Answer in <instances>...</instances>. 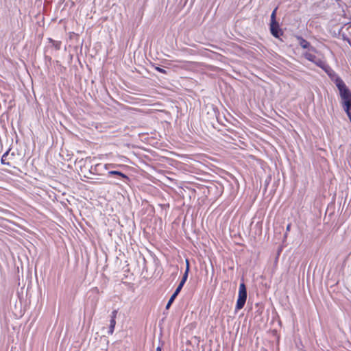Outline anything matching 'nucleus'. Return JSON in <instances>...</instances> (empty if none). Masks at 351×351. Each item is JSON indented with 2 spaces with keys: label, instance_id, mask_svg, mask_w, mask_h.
Wrapping results in <instances>:
<instances>
[{
  "label": "nucleus",
  "instance_id": "f257e3e1",
  "mask_svg": "<svg viewBox=\"0 0 351 351\" xmlns=\"http://www.w3.org/2000/svg\"><path fill=\"white\" fill-rule=\"evenodd\" d=\"M247 300V290L244 283H241L239 289V295L235 306V310L239 311L243 308Z\"/></svg>",
  "mask_w": 351,
  "mask_h": 351
},
{
  "label": "nucleus",
  "instance_id": "f03ea898",
  "mask_svg": "<svg viewBox=\"0 0 351 351\" xmlns=\"http://www.w3.org/2000/svg\"><path fill=\"white\" fill-rule=\"evenodd\" d=\"M304 56L306 60L313 62L317 66L322 69L324 71H327L326 69H328V65L322 59L317 58L314 54L308 51L304 53Z\"/></svg>",
  "mask_w": 351,
  "mask_h": 351
},
{
  "label": "nucleus",
  "instance_id": "7ed1b4c3",
  "mask_svg": "<svg viewBox=\"0 0 351 351\" xmlns=\"http://www.w3.org/2000/svg\"><path fill=\"white\" fill-rule=\"evenodd\" d=\"M270 31L271 34L275 38H279L282 34V30L280 28L278 23H270Z\"/></svg>",
  "mask_w": 351,
  "mask_h": 351
},
{
  "label": "nucleus",
  "instance_id": "20e7f679",
  "mask_svg": "<svg viewBox=\"0 0 351 351\" xmlns=\"http://www.w3.org/2000/svg\"><path fill=\"white\" fill-rule=\"evenodd\" d=\"M189 269H190L189 261L188 259H186V269H185L184 274L182 276V278L181 281L180 282L182 283L183 285H184V283L186 282V281L188 278Z\"/></svg>",
  "mask_w": 351,
  "mask_h": 351
},
{
  "label": "nucleus",
  "instance_id": "39448f33",
  "mask_svg": "<svg viewBox=\"0 0 351 351\" xmlns=\"http://www.w3.org/2000/svg\"><path fill=\"white\" fill-rule=\"evenodd\" d=\"M297 39L299 42L300 45L303 49H308L311 47V44L309 42H308L306 40L303 38L302 36H297Z\"/></svg>",
  "mask_w": 351,
  "mask_h": 351
},
{
  "label": "nucleus",
  "instance_id": "423d86ee",
  "mask_svg": "<svg viewBox=\"0 0 351 351\" xmlns=\"http://www.w3.org/2000/svg\"><path fill=\"white\" fill-rule=\"evenodd\" d=\"M1 161L3 165H5L9 167L12 166L11 162H10L9 150L3 154V155L1 157Z\"/></svg>",
  "mask_w": 351,
  "mask_h": 351
},
{
  "label": "nucleus",
  "instance_id": "0eeeda50",
  "mask_svg": "<svg viewBox=\"0 0 351 351\" xmlns=\"http://www.w3.org/2000/svg\"><path fill=\"white\" fill-rule=\"evenodd\" d=\"M116 325V319L111 318L110 320V326L108 334L112 335Z\"/></svg>",
  "mask_w": 351,
  "mask_h": 351
},
{
  "label": "nucleus",
  "instance_id": "6e6552de",
  "mask_svg": "<svg viewBox=\"0 0 351 351\" xmlns=\"http://www.w3.org/2000/svg\"><path fill=\"white\" fill-rule=\"evenodd\" d=\"M108 174L109 175H114V176H119L120 177H121L122 178H124V179H126V180H129V178L125 175L124 173L120 172V171H110L108 172Z\"/></svg>",
  "mask_w": 351,
  "mask_h": 351
},
{
  "label": "nucleus",
  "instance_id": "1a4fd4ad",
  "mask_svg": "<svg viewBox=\"0 0 351 351\" xmlns=\"http://www.w3.org/2000/svg\"><path fill=\"white\" fill-rule=\"evenodd\" d=\"M49 41L50 43L52 44V45L56 49H60V45H61V42L60 41H56V40H54L51 38H49Z\"/></svg>",
  "mask_w": 351,
  "mask_h": 351
},
{
  "label": "nucleus",
  "instance_id": "9d476101",
  "mask_svg": "<svg viewBox=\"0 0 351 351\" xmlns=\"http://www.w3.org/2000/svg\"><path fill=\"white\" fill-rule=\"evenodd\" d=\"M277 8H276L271 14V23H277L276 20Z\"/></svg>",
  "mask_w": 351,
  "mask_h": 351
},
{
  "label": "nucleus",
  "instance_id": "9b49d317",
  "mask_svg": "<svg viewBox=\"0 0 351 351\" xmlns=\"http://www.w3.org/2000/svg\"><path fill=\"white\" fill-rule=\"evenodd\" d=\"M184 285L181 282L179 283L178 287L176 288V291H174V293L178 295L180 291L182 290Z\"/></svg>",
  "mask_w": 351,
  "mask_h": 351
},
{
  "label": "nucleus",
  "instance_id": "f8f14e48",
  "mask_svg": "<svg viewBox=\"0 0 351 351\" xmlns=\"http://www.w3.org/2000/svg\"><path fill=\"white\" fill-rule=\"evenodd\" d=\"M156 70L158 71V72L161 73H163V74H166L167 73V71L166 70H165L164 69H162L160 67H156Z\"/></svg>",
  "mask_w": 351,
  "mask_h": 351
},
{
  "label": "nucleus",
  "instance_id": "ddd939ff",
  "mask_svg": "<svg viewBox=\"0 0 351 351\" xmlns=\"http://www.w3.org/2000/svg\"><path fill=\"white\" fill-rule=\"evenodd\" d=\"M118 313L117 310H114L111 313V318L116 319Z\"/></svg>",
  "mask_w": 351,
  "mask_h": 351
},
{
  "label": "nucleus",
  "instance_id": "4468645a",
  "mask_svg": "<svg viewBox=\"0 0 351 351\" xmlns=\"http://www.w3.org/2000/svg\"><path fill=\"white\" fill-rule=\"evenodd\" d=\"M177 294L176 293H173V295L171 296L169 300H172V302H173L174 300L176 299V298L177 297Z\"/></svg>",
  "mask_w": 351,
  "mask_h": 351
},
{
  "label": "nucleus",
  "instance_id": "2eb2a0df",
  "mask_svg": "<svg viewBox=\"0 0 351 351\" xmlns=\"http://www.w3.org/2000/svg\"><path fill=\"white\" fill-rule=\"evenodd\" d=\"M172 300H169L168 303L167 304L166 308L169 309L172 304Z\"/></svg>",
  "mask_w": 351,
  "mask_h": 351
},
{
  "label": "nucleus",
  "instance_id": "dca6fc26",
  "mask_svg": "<svg viewBox=\"0 0 351 351\" xmlns=\"http://www.w3.org/2000/svg\"><path fill=\"white\" fill-rule=\"evenodd\" d=\"M156 351H162L161 348L160 347H158L156 348Z\"/></svg>",
  "mask_w": 351,
  "mask_h": 351
},
{
  "label": "nucleus",
  "instance_id": "f3484780",
  "mask_svg": "<svg viewBox=\"0 0 351 351\" xmlns=\"http://www.w3.org/2000/svg\"><path fill=\"white\" fill-rule=\"evenodd\" d=\"M290 230V225H288L287 227V230L289 231Z\"/></svg>",
  "mask_w": 351,
  "mask_h": 351
},
{
  "label": "nucleus",
  "instance_id": "a211bd4d",
  "mask_svg": "<svg viewBox=\"0 0 351 351\" xmlns=\"http://www.w3.org/2000/svg\"><path fill=\"white\" fill-rule=\"evenodd\" d=\"M311 49L312 51H316V50H315V49L314 47H311Z\"/></svg>",
  "mask_w": 351,
  "mask_h": 351
},
{
  "label": "nucleus",
  "instance_id": "6ab92c4d",
  "mask_svg": "<svg viewBox=\"0 0 351 351\" xmlns=\"http://www.w3.org/2000/svg\"><path fill=\"white\" fill-rule=\"evenodd\" d=\"M11 156H14V153H12V154H11Z\"/></svg>",
  "mask_w": 351,
  "mask_h": 351
}]
</instances>
